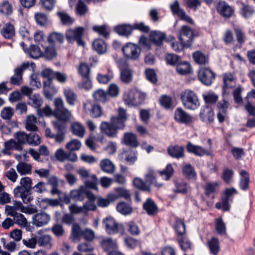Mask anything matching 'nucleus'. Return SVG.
<instances>
[{
    "label": "nucleus",
    "instance_id": "13",
    "mask_svg": "<svg viewBox=\"0 0 255 255\" xmlns=\"http://www.w3.org/2000/svg\"><path fill=\"white\" fill-rule=\"evenodd\" d=\"M29 66V63H23L20 66L14 69V75L10 78V83L12 85H19L22 81V74L23 71Z\"/></svg>",
    "mask_w": 255,
    "mask_h": 255
},
{
    "label": "nucleus",
    "instance_id": "33",
    "mask_svg": "<svg viewBox=\"0 0 255 255\" xmlns=\"http://www.w3.org/2000/svg\"><path fill=\"white\" fill-rule=\"evenodd\" d=\"M120 156L122 158L125 157V160L129 165H132L137 160L136 153L131 149L124 151L121 153Z\"/></svg>",
    "mask_w": 255,
    "mask_h": 255
},
{
    "label": "nucleus",
    "instance_id": "49",
    "mask_svg": "<svg viewBox=\"0 0 255 255\" xmlns=\"http://www.w3.org/2000/svg\"><path fill=\"white\" fill-rule=\"evenodd\" d=\"M31 165L30 164L21 162L16 165L17 172L21 175L28 174L31 170Z\"/></svg>",
    "mask_w": 255,
    "mask_h": 255
},
{
    "label": "nucleus",
    "instance_id": "3",
    "mask_svg": "<svg viewBox=\"0 0 255 255\" xmlns=\"http://www.w3.org/2000/svg\"><path fill=\"white\" fill-rule=\"evenodd\" d=\"M180 100L183 107L187 110L194 111L200 106L197 94L190 89H186L180 94Z\"/></svg>",
    "mask_w": 255,
    "mask_h": 255
},
{
    "label": "nucleus",
    "instance_id": "19",
    "mask_svg": "<svg viewBox=\"0 0 255 255\" xmlns=\"http://www.w3.org/2000/svg\"><path fill=\"white\" fill-rule=\"evenodd\" d=\"M4 147L1 150V152L3 154L10 155V150H21L22 149V146L19 143H17L16 141L13 139H10L7 141H5L4 143Z\"/></svg>",
    "mask_w": 255,
    "mask_h": 255
},
{
    "label": "nucleus",
    "instance_id": "44",
    "mask_svg": "<svg viewBox=\"0 0 255 255\" xmlns=\"http://www.w3.org/2000/svg\"><path fill=\"white\" fill-rule=\"evenodd\" d=\"M175 188L173 191L175 193L186 194L188 191V185L183 181H175L174 182Z\"/></svg>",
    "mask_w": 255,
    "mask_h": 255
},
{
    "label": "nucleus",
    "instance_id": "53",
    "mask_svg": "<svg viewBox=\"0 0 255 255\" xmlns=\"http://www.w3.org/2000/svg\"><path fill=\"white\" fill-rule=\"evenodd\" d=\"M27 52L29 56L33 59H37L42 56V52L38 45H31Z\"/></svg>",
    "mask_w": 255,
    "mask_h": 255
},
{
    "label": "nucleus",
    "instance_id": "47",
    "mask_svg": "<svg viewBox=\"0 0 255 255\" xmlns=\"http://www.w3.org/2000/svg\"><path fill=\"white\" fill-rule=\"evenodd\" d=\"M73 133L80 137L84 136L85 129L84 127L79 123L75 122L72 124L71 127Z\"/></svg>",
    "mask_w": 255,
    "mask_h": 255
},
{
    "label": "nucleus",
    "instance_id": "15",
    "mask_svg": "<svg viewBox=\"0 0 255 255\" xmlns=\"http://www.w3.org/2000/svg\"><path fill=\"white\" fill-rule=\"evenodd\" d=\"M83 108L86 113H89L93 118H98L102 114L101 107L98 105L92 104L87 100L83 104Z\"/></svg>",
    "mask_w": 255,
    "mask_h": 255
},
{
    "label": "nucleus",
    "instance_id": "18",
    "mask_svg": "<svg viewBox=\"0 0 255 255\" xmlns=\"http://www.w3.org/2000/svg\"><path fill=\"white\" fill-rule=\"evenodd\" d=\"M224 86L223 87V94H228L227 90L233 88L236 85V81L234 75L230 73H225L223 75Z\"/></svg>",
    "mask_w": 255,
    "mask_h": 255
},
{
    "label": "nucleus",
    "instance_id": "29",
    "mask_svg": "<svg viewBox=\"0 0 255 255\" xmlns=\"http://www.w3.org/2000/svg\"><path fill=\"white\" fill-rule=\"evenodd\" d=\"M47 183L51 187L50 193L52 195H59L60 194L61 191L58 189L59 179L54 175L49 176L47 179Z\"/></svg>",
    "mask_w": 255,
    "mask_h": 255
},
{
    "label": "nucleus",
    "instance_id": "52",
    "mask_svg": "<svg viewBox=\"0 0 255 255\" xmlns=\"http://www.w3.org/2000/svg\"><path fill=\"white\" fill-rule=\"evenodd\" d=\"M93 96L96 101L105 103L107 100L108 94L102 89H98L93 93Z\"/></svg>",
    "mask_w": 255,
    "mask_h": 255
},
{
    "label": "nucleus",
    "instance_id": "63",
    "mask_svg": "<svg viewBox=\"0 0 255 255\" xmlns=\"http://www.w3.org/2000/svg\"><path fill=\"white\" fill-rule=\"evenodd\" d=\"M167 63L170 65H176L181 61L180 57L174 54H168L165 57Z\"/></svg>",
    "mask_w": 255,
    "mask_h": 255
},
{
    "label": "nucleus",
    "instance_id": "6",
    "mask_svg": "<svg viewBox=\"0 0 255 255\" xmlns=\"http://www.w3.org/2000/svg\"><path fill=\"white\" fill-rule=\"evenodd\" d=\"M85 31L83 27H77L74 29H70L66 32V37L69 43H73L76 41L78 46H85V43L82 39V36Z\"/></svg>",
    "mask_w": 255,
    "mask_h": 255
},
{
    "label": "nucleus",
    "instance_id": "64",
    "mask_svg": "<svg viewBox=\"0 0 255 255\" xmlns=\"http://www.w3.org/2000/svg\"><path fill=\"white\" fill-rule=\"evenodd\" d=\"M113 78V74L112 72L109 71L108 74H98L97 76V79L98 82L101 84H107Z\"/></svg>",
    "mask_w": 255,
    "mask_h": 255
},
{
    "label": "nucleus",
    "instance_id": "14",
    "mask_svg": "<svg viewBox=\"0 0 255 255\" xmlns=\"http://www.w3.org/2000/svg\"><path fill=\"white\" fill-rule=\"evenodd\" d=\"M187 151L190 153H192L198 156H203L204 155H210L211 150L205 148L201 146L194 145L189 141L186 145Z\"/></svg>",
    "mask_w": 255,
    "mask_h": 255
},
{
    "label": "nucleus",
    "instance_id": "62",
    "mask_svg": "<svg viewBox=\"0 0 255 255\" xmlns=\"http://www.w3.org/2000/svg\"><path fill=\"white\" fill-rule=\"evenodd\" d=\"M101 245L105 251L115 249L116 248V244L113 241L112 238H108L104 239L101 242Z\"/></svg>",
    "mask_w": 255,
    "mask_h": 255
},
{
    "label": "nucleus",
    "instance_id": "51",
    "mask_svg": "<svg viewBox=\"0 0 255 255\" xmlns=\"http://www.w3.org/2000/svg\"><path fill=\"white\" fill-rule=\"evenodd\" d=\"M174 170L171 164H168L165 168L159 171L160 175L165 180H169L173 176Z\"/></svg>",
    "mask_w": 255,
    "mask_h": 255
},
{
    "label": "nucleus",
    "instance_id": "28",
    "mask_svg": "<svg viewBox=\"0 0 255 255\" xmlns=\"http://www.w3.org/2000/svg\"><path fill=\"white\" fill-rule=\"evenodd\" d=\"M132 30V26L130 24H124L117 26L115 27L116 32L119 35L127 37L131 34Z\"/></svg>",
    "mask_w": 255,
    "mask_h": 255
},
{
    "label": "nucleus",
    "instance_id": "58",
    "mask_svg": "<svg viewBox=\"0 0 255 255\" xmlns=\"http://www.w3.org/2000/svg\"><path fill=\"white\" fill-rule=\"evenodd\" d=\"M234 30L238 42L241 45L243 44L246 40L245 33L243 31L242 29L238 26H234Z\"/></svg>",
    "mask_w": 255,
    "mask_h": 255
},
{
    "label": "nucleus",
    "instance_id": "50",
    "mask_svg": "<svg viewBox=\"0 0 255 255\" xmlns=\"http://www.w3.org/2000/svg\"><path fill=\"white\" fill-rule=\"evenodd\" d=\"M177 241L181 249L183 251L188 252L192 249V244L186 237L182 236L180 238L177 239Z\"/></svg>",
    "mask_w": 255,
    "mask_h": 255
},
{
    "label": "nucleus",
    "instance_id": "22",
    "mask_svg": "<svg viewBox=\"0 0 255 255\" xmlns=\"http://www.w3.org/2000/svg\"><path fill=\"white\" fill-rule=\"evenodd\" d=\"M168 153L173 158L179 159L184 157V148L179 145L170 146L168 147Z\"/></svg>",
    "mask_w": 255,
    "mask_h": 255
},
{
    "label": "nucleus",
    "instance_id": "40",
    "mask_svg": "<svg viewBox=\"0 0 255 255\" xmlns=\"http://www.w3.org/2000/svg\"><path fill=\"white\" fill-rule=\"evenodd\" d=\"M121 79L125 83L128 84L132 80L131 70L128 67L121 68Z\"/></svg>",
    "mask_w": 255,
    "mask_h": 255
},
{
    "label": "nucleus",
    "instance_id": "24",
    "mask_svg": "<svg viewBox=\"0 0 255 255\" xmlns=\"http://www.w3.org/2000/svg\"><path fill=\"white\" fill-rule=\"evenodd\" d=\"M86 186H82L78 189L72 190L70 193L71 199L76 201H83L86 195Z\"/></svg>",
    "mask_w": 255,
    "mask_h": 255
},
{
    "label": "nucleus",
    "instance_id": "56",
    "mask_svg": "<svg viewBox=\"0 0 255 255\" xmlns=\"http://www.w3.org/2000/svg\"><path fill=\"white\" fill-rule=\"evenodd\" d=\"M64 40V37L63 34L58 32H53L50 34L48 38V42L51 44L55 42L62 43Z\"/></svg>",
    "mask_w": 255,
    "mask_h": 255
},
{
    "label": "nucleus",
    "instance_id": "20",
    "mask_svg": "<svg viewBox=\"0 0 255 255\" xmlns=\"http://www.w3.org/2000/svg\"><path fill=\"white\" fill-rule=\"evenodd\" d=\"M214 114L212 109L206 106L201 110L200 118L202 121L211 123L214 121Z\"/></svg>",
    "mask_w": 255,
    "mask_h": 255
},
{
    "label": "nucleus",
    "instance_id": "30",
    "mask_svg": "<svg viewBox=\"0 0 255 255\" xmlns=\"http://www.w3.org/2000/svg\"><path fill=\"white\" fill-rule=\"evenodd\" d=\"M0 32L5 38L10 39L15 34L14 26L10 23H7L1 29Z\"/></svg>",
    "mask_w": 255,
    "mask_h": 255
},
{
    "label": "nucleus",
    "instance_id": "4",
    "mask_svg": "<svg viewBox=\"0 0 255 255\" xmlns=\"http://www.w3.org/2000/svg\"><path fill=\"white\" fill-rule=\"evenodd\" d=\"M145 97L143 93L136 88H133L125 93L123 100L126 105L136 107L142 103Z\"/></svg>",
    "mask_w": 255,
    "mask_h": 255
},
{
    "label": "nucleus",
    "instance_id": "31",
    "mask_svg": "<svg viewBox=\"0 0 255 255\" xmlns=\"http://www.w3.org/2000/svg\"><path fill=\"white\" fill-rule=\"evenodd\" d=\"M31 190H21L19 193H16L13 190V194L16 198H20L24 204H27L33 200V196L30 193Z\"/></svg>",
    "mask_w": 255,
    "mask_h": 255
},
{
    "label": "nucleus",
    "instance_id": "11",
    "mask_svg": "<svg viewBox=\"0 0 255 255\" xmlns=\"http://www.w3.org/2000/svg\"><path fill=\"white\" fill-rule=\"evenodd\" d=\"M51 220L49 214L41 211L33 215L32 217V223L36 227H42L49 224Z\"/></svg>",
    "mask_w": 255,
    "mask_h": 255
},
{
    "label": "nucleus",
    "instance_id": "16",
    "mask_svg": "<svg viewBox=\"0 0 255 255\" xmlns=\"http://www.w3.org/2000/svg\"><path fill=\"white\" fill-rule=\"evenodd\" d=\"M170 8L173 14H177L180 19L190 23H193L192 18L187 15L185 12L180 7L179 3L178 0H175L173 3L170 4Z\"/></svg>",
    "mask_w": 255,
    "mask_h": 255
},
{
    "label": "nucleus",
    "instance_id": "46",
    "mask_svg": "<svg viewBox=\"0 0 255 255\" xmlns=\"http://www.w3.org/2000/svg\"><path fill=\"white\" fill-rule=\"evenodd\" d=\"M37 122L36 118L33 115H29L26 118L25 128L27 130L31 131H35L37 130V127L36 126Z\"/></svg>",
    "mask_w": 255,
    "mask_h": 255
},
{
    "label": "nucleus",
    "instance_id": "25",
    "mask_svg": "<svg viewBox=\"0 0 255 255\" xmlns=\"http://www.w3.org/2000/svg\"><path fill=\"white\" fill-rule=\"evenodd\" d=\"M165 38V35L159 31H153L150 32L149 39L156 46H160Z\"/></svg>",
    "mask_w": 255,
    "mask_h": 255
},
{
    "label": "nucleus",
    "instance_id": "17",
    "mask_svg": "<svg viewBox=\"0 0 255 255\" xmlns=\"http://www.w3.org/2000/svg\"><path fill=\"white\" fill-rule=\"evenodd\" d=\"M36 238L37 244L39 246L50 248L52 246V237L50 235L43 234L42 231L37 232Z\"/></svg>",
    "mask_w": 255,
    "mask_h": 255
},
{
    "label": "nucleus",
    "instance_id": "55",
    "mask_svg": "<svg viewBox=\"0 0 255 255\" xmlns=\"http://www.w3.org/2000/svg\"><path fill=\"white\" fill-rule=\"evenodd\" d=\"M133 184L135 187L141 190L146 191L150 190L149 185L139 178H135L133 180Z\"/></svg>",
    "mask_w": 255,
    "mask_h": 255
},
{
    "label": "nucleus",
    "instance_id": "23",
    "mask_svg": "<svg viewBox=\"0 0 255 255\" xmlns=\"http://www.w3.org/2000/svg\"><path fill=\"white\" fill-rule=\"evenodd\" d=\"M143 209L148 215H154L158 211V207L153 200L151 198H147L143 204Z\"/></svg>",
    "mask_w": 255,
    "mask_h": 255
},
{
    "label": "nucleus",
    "instance_id": "7",
    "mask_svg": "<svg viewBox=\"0 0 255 255\" xmlns=\"http://www.w3.org/2000/svg\"><path fill=\"white\" fill-rule=\"evenodd\" d=\"M77 172L82 180H85L86 186L91 189H97L98 180L95 174H91L89 170L84 168L79 169Z\"/></svg>",
    "mask_w": 255,
    "mask_h": 255
},
{
    "label": "nucleus",
    "instance_id": "39",
    "mask_svg": "<svg viewBox=\"0 0 255 255\" xmlns=\"http://www.w3.org/2000/svg\"><path fill=\"white\" fill-rule=\"evenodd\" d=\"M193 58L196 63L200 65H206L209 62V57L200 51L193 53Z\"/></svg>",
    "mask_w": 255,
    "mask_h": 255
},
{
    "label": "nucleus",
    "instance_id": "34",
    "mask_svg": "<svg viewBox=\"0 0 255 255\" xmlns=\"http://www.w3.org/2000/svg\"><path fill=\"white\" fill-rule=\"evenodd\" d=\"M52 81L51 80H46L44 82L43 93L45 97L47 99H52L53 94L56 92V89L51 85Z\"/></svg>",
    "mask_w": 255,
    "mask_h": 255
},
{
    "label": "nucleus",
    "instance_id": "32",
    "mask_svg": "<svg viewBox=\"0 0 255 255\" xmlns=\"http://www.w3.org/2000/svg\"><path fill=\"white\" fill-rule=\"evenodd\" d=\"M176 70L180 75H186L191 73L192 67L188 62L181 60L179 63L177 64Z\"/></svg>",
    "mask_w": 255,
    "mask_h": 255
},
{
    "label": "nucleus",
    "instance_id": "1",
    "mask_svg": "<svg viewBox=\"0 0 255 255\" xmlns=\"http://www.w3.org/2000/svg\"><path fill=\"white\" fill-rule=\"evenodd\" d=\"M127 118L126 111L124 108H120L118 110V116L112 117L110 123L105 122L101 123L100 125L101 131L109 137H116L118 129L124 128L125 122Z\"/></svg>",
    "mask_w": 255,
    "mask_h": 255
},
{
    "label": "nucleus",
    "instance_id": "42",
    "mask_svg": "<svg viewBox=\"0 0 255 255\" xmlns=\"http://www.w3.org/2000/svg\"><path fill=\"white\" fill-rule=\"evenodd\" d=\"M64 96L67 103L70 106H74L77 100V95L70 88H67L64 91Z\"/></svg>",
    "mask_w": 255,
    "mask_h": 255
},
{
    "label": "nucleus",
    "instance_id": "26",
    "mask_svg": "<svg viewBox=\"0 0 255 255\" xmlns=\"http://www.w3.org/2000/svg\"><path fill=\"white\" fill-rule=\"evenodd\" d=\"M123 142L127 146L133 147H136L138 145L136 136L130 132H126L124 134Z\"/></svg>",
    "mask_w": 255,
    "mask_h": 255
},
{
    "label": "nucleus",
    "instance_id": "37",
    "mask_svg": "<svg viewBox=\"0 0 255 255\" xmlns=\"http://www.w3.org/2000/svg\"><path fill=\"white\" fill-rule=\"evenodd\" d=\"M100 166L101 169L107 173H112L115 170V165L108 159H104L101 160Z\"/></svg>",
    "mask_w": 255,
    "mask_h": 255
},
{
    "label": "nucleus",
    "instance_id": "54",
    "mask_svg": "<svg viewBox=\"0 0 255 255\" xmlns=\"http://www.w3.org/2000/svg\"><path fill=\"white\" fill-rule=\"evenodd\" d=\"M0 12L1 14L5 16L12 14V7L8 1L5 0L0 4Z\"/></svg>",
    "mask_w": 255,
    "mask_h": 255
},
{
    "label": "nucleus",
    "instance_id": "5",
    "mask_svg": "<svg viewBox=\"0 0 255 255\" xmlns=\"http://www.w3.org/2000/svg\"><path fill=\"white\" fill-rule=\"evenodd\" d=\"M196 36L194 29L186 25L182 26L179 30V39L183 47L191 46Z\"/></svg>",
    "mask_w": 255,
    "mask_h": 255
},
{
    "label": "nucleus",
    "instance_id": "48",
    "mask_svg": "<svg viewBox=\"0 0 255 255\" xmlns=\"http://www.w3.org/2000/svg\"><path fill=\"white\" fill-rule=\"evenodd\" d=\"M208 245L211 253L214 255H217L220 250L219 242L218 239L213 237L208 241Z\"/></svg>",
    "mask_w": 255,
    "mask_h": 255
},
{
    "label": "nucleus",
    "instance_id": "2",
    "mask_svg": "<svg viewBox=\"0 0 255 255\" xmlns=\"http://www.w3.org/2000/svg\"><path fill=\"white\" fill-rule=\"evenodd\" d=\"M54 103V116L58 120L53 121L52 124L58 132H63L65 128V122L70 120L71 114L70 112L64 107L62 99L56 98Z\"/></svg>",
    "mask_w": 255,
    "mask_h": 255
},
{
    "label": "nucleus",
    "instance_id": "36",
    "mask_svg": "<svg viewBox=\"0 0 255 255\" xmlns=\"http://www.w3.org/2000/svg\"><path fill=\"white\" fill-rule=\"evenodd\" d=\"M92 45L94 49L99 54H103L107 51V45L102 39L95 40Z\"/></svg>",
    "mask_w": 255,
    "mask_h": 255
},
{
    "label": "nucleus",
    "instance_id": "35",
    "mask_svg": "<svg viewBox=\"0 0 255 255\" xmlns=\"http://www.w3.org/2000/svg\"><path fill=\"white\" fill-rule=\"evenodd\" d=\"M118 199V196L116 193L108 195L106 198H99L98 200V205L101 207H107L111 202H114Z\"/></svg>",
    "mask_w": 255,
    "mask_h": 255
},
{
    "label": "nucleus",
    "instance_id": "61",
    "mask_svg": "<svg viewBox=\"0 0 255 255\" xmlns=\"http://www.w3.org/2000/svg\"><path fill=\"white\" fill-rule=\"evenodd\" d=\"M128 231L132 235H138L140 233V230L137 225L133 221H129L126 224Z\"/></svg>",
    "mask_w": 255,
    "mask_h": 255
},
{
    "label": "nucleus",
    "instance_id": "12",
    "mask_svg": "<svg viewBox=\"0 0 255 255\" xmlns=\"http://www.w3.org/2000/svg\"><path fill=\"white\" fill-rule=\"evenodd\" d=\"M175 120L179 123L188 125L193 121L192 116L182 108H177L174 112Z\"/></svg>",
    "mask_w": 255,
    "mask_h": 255
},
{
    "label": "nucleus",
    "instance_id": "57",
    "mask_svg": "<svg viewBox=\"0 0 255 255\" xmlns=\"http://www.w3.org/2000/svg\"><path fill=\"white\" fill-rule=\"evenodd\" d=\"M57 15L63 24L69 25L74 21V19L66 12H58Z\"/></svg>",
    "mask_w": 255,
    "mask_h": 255
},
{
    "label": "nucleus",
    "instance_id": "21",
    "mask_svg": "<svg viewBox=\"0 0 255 255\" xmlns=\"http://www.w3.org/2000/svg\"><path fill=\"white\" fill-rule=\"evenodd\" d=\"M218 11L225 17H230L233 13V8L225 1H220L217 4Z\"/></svg>",
    "mask_w": 255,
    "mask_h": 255
},
{
    "label": "nucleus",
    "instance_id": "43",
    "mask_svg": "<svg viewBox=\"0 0 255 255\" xmlns=\"http://www.w3.org/2000/svg\"><path fill=\"white\" fill-rule=\"evenodd\" d=\"M117 210L118 212L124 215L130 214L132 212V208L128 203L120 202L117 205Z\"/></svg>",
    "mask_w": 255,
    "mask_h": 255
},
{
    "label": "nucleus",
    "instance_id": "8",
    "mask_svg": "<svg viewBox=\"0 0 255 255\" xmlns=\"http://www.w3.org/2000/svg\"><path fill=\"white\" fill-rule=\"evenodd\" d=\"M106 232L109 235H114L119 232H123L124 227L122 225L119 224L112 217H108L103 220Z\"/></svg>",
    "mask_w": 255,
    "mask_h": 255
},
{
    "label": "nucleus",
    "instance_id": "59",
    "mask_svg": "<svg viewBox=\"0 0 255 255\" xmlns=\"http://www.w3.org/2000/svg\"><path fill=\"white\" fill-rule=\"evenodd\" d=\"M174 229L178 236H183L185 233V225L184 222L180 219H177L176 220Z\"/></svg>",
    "mask_w": 255,
    "mask_h": 255
},
{
    "label": "nucleus",
    "instance_id": "41",
    "mask_svg": "<svg viewBox=\"0 0 255 255\" xmlns=\"http://www.w3.org/2000/svg\"><path fill=\"white\" fill-rule=\"evenodd\" d=\"M182 172L186 178L190 179H196V173L194 167L190 164H186L183 165Z\"/></svg>",
    "mask_w": 255,
    "mask_h": 255
},
{
    "label": "nucleus",
    "instance_id": "9",
    "mask_svg": "<svg viewBox=\"0 0 255 255\" xmlns=\"http://www.w3.org/2000/svg\"><path fill=\"white\" fill-rule=\"evenodd\" d=\"M198 77L203 84L210 86L215 79L216 74L209 68H201L198 71Z\"/></svg>",
    "mask_w": 255,
    "mask_h": 255
},
{
    "label": "nucleus",
    "instance_id": "60",
    "mask_svg": "<svg viewBox=\"0 0 255 255\" xmlns=\"http://www.w3.org/2000/svg\"><path fill=\"white\" fill-rule=\"evenodd\" d=\"M218 186L219 183L217 182L207 183L204 188L205 194L209 196L211 194L215 193Z\"/></svg>",
    "mask_w": 255,
    "mask_h": 255
},
{
    "label": "nucleus",
    "instance_id": "38",
    "mask_svg": "<svg viewBox=\"0 0 255 255\" xmlns=\"http://www.w3.org/2000/svg\"><path fill=\"white\" fill-rule=\"evenodd\" d=\"M14 137L17 140L16 142L21 146L23 144H32L34 143L30 139L28 140V134H26L23 131L16 132L14 133Z\"/></svg>",
    "mask_w": 255,
    "mask_h": 255
},
{
    "label": "nucleus",
    "instance_id": "27",
    "mask_svg": "<svg viewBox=\"0 0 255 255\" xmlns=\"http://www.w3.org/2000/svg\"><path fill=\"white\" fill-rule=\"evenodd\" d=\"M20 185L16 186L13 190L17 193L20 190H31L32 189V180L28 177L22 178L20 181Z\"/></svg>",
    "mask_w": 255,
    "mask_h": 255
},
{
    "label": "nucleus",
    "instance_id": "10",
    "mask_svg": "<svg viewBox=\"0 0 255 255\" xmlns=\"http://www.w3.org/2000/svg\"><path fill=\"white\" fill-rule=\"evenodd\" d=\"M122 51L127 58L133 60H137L140 54V49L139 47L130 42L125 45L122 48Z\"/></svg>",
    "mask_w": 255,
    "mask_h": 255
},
{
    "label": "nucleus",
    "instance_id": "45",
    "mask_svg": "<svg viewBox=\"0 0 255 255\" xmlns=\"http://www.w3.org/2000/svg\"><path fill=\"white\" fill-rule=\"evenodd\" d=\"M241 178L240 182V188L244 191L247 190L249 187V175L245 170H242L240 172Z\"/></svg>",
    "mask_w": 255,
    "mask_h": 255
}]
</instances>
